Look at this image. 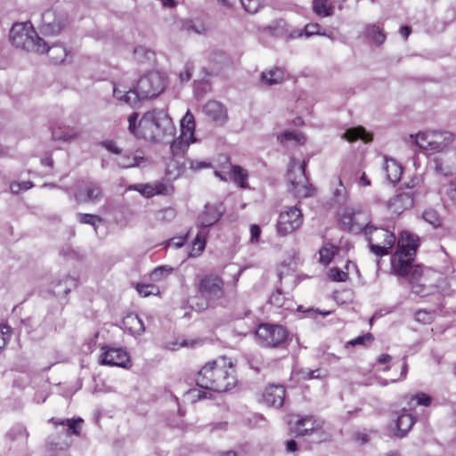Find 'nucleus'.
<instances>
[{"label":"nucleus","instance_id":"6ab92c4d","mask_svg":"<svg viewBox=\"0 0 456 456\" xmlns=\"http://www.w3.org/2000/svg\"><path fill=\"white\" fill-rule=\"evenodd\" d=\"M75 197L78 202H97L102 197V188L97 183L88 182L77 191Z\"/></svg>","mask_w":456,"mask_h":456},{"label":"nucleus","instance_id":"f257e3e1","mask_svg":"<svg viewBox=\"0 0 456 456\" xmlns=\"http://www.w3.org/2000/svg\"><path fill=\"white\" fill-rule=\"evenodd\" d=\"M196 383L199 387L223 393L235 387L237 379L231 359L220 357L208 362L198 372Z\"/></svg>","mask_w":456,"mask_h":456},{"label":"nucleus","instance_id":"473e14b6","mask_svg":"<svg viewBox=\"0 0 456 456\" xmlns=\"http://www.w3.org/2000/svg\"><path fill=\"white\" fill-rule=\"evenodd\" d=\"M413 206V198L407 192L401 193L393 198L390 201V208L395 213H402L404 209Z\"/></svg>","mask_w":456,"mask_h":456},{"label":"nucleus","instance_id":"c85d7f7f","mask_svg":"<svg viewBox=\"0 0 456 456\" xmlns=\"http://www.w3.org/2000/svg\"><path fill=\"white\" fill-rule=\"evenodd\" d=\"M76 286L77 280L75 278L66 276L63 280L53 282V293L58 297H65Z\"/></svg>","mask_w":456,"mask_h":456},{"label":"nucleus","instance_id":"6e6d98bb","mask_svg":"<svg viewBox=\"0 0 456 456\" xmlns=\"http://www.w3.org/2000/svg\"><path fill=\"white\" fill-rule=\"evenodd\" d=\"M351 182L358 183L359 185L364 187L370 185V180L367 177L365 172L362 171L361 169L353 171Z\"/></svg>","mask_w":456,"mask_h":456},{"label":"nucleus","instance_id":"c03bdc74","mask_svg":"<svg viewBox=\"0 0 456 456\" xmlns=\"http://www.w3.org/2000/svg\"><path fill=\"white\" fill-rule=\"evenodd\" d=\"M422 218L428 224H431L434 228L440 227L442 225V219L436 210L433 208H428L424 210Z\"/></svg>","mask_w":456,"mask_h":456},{"label":"nucleus","instance_id":"e2e57ef3","mask_svg":"<svg viewBox=\"0 0 456 456\" xmlns=\"http://www.w3.org/2000/svg\"><path fill=\"white\" fill-rule=\"evenodd\" d=\"M176 216V210L174 208H166L158 214V218L164 222H170Z\"/></svg>","mask_w":456,"mask_h":456},{"label":"nucleus","instance_id":"aec40b11","mask_svg":"<svg viewBox=\"0 0 456 456\" xmlns=\"http://www.w3.org/2000/svg\"><path fill=\"white\" fill-rule=\"evenodd\" d=\"M284 399L285 388L281 385H270L263 394V401L268 406L280 408L283 405Z\"/></svg>","mask_w":456,"mask_h":456},{"label":"nucleus","instance_id":"4468645a","mask_svg":"<svg viewBox=\"0 0 456 456\" xmlns=\"http://www.w3.org/2000/svg\"><path fill=\"white\" fill-rule=\"evenodd\" d=\"M99 362L102 365L126 368L130 359L126 351L121 347L103 346Z\"/></svg>","mask_w":456,"mask_h":456},{"label":"nucleus","instance_id":"58836bf2","mask_svg":"<svg viewBox=\"0 0 456 456\" xmlns=\"http://www.w3.org/2000/svg\"><path fill=\"white\" fill-rule=\"evenodd\" d=\"M52 61L55 64L61 63L65 61L68 51L62 45H53L51 47L46 45V51Z\"/></svg>","mask_w":456,"mask_h":456},{"label":"nucleus","instance_id":"ddd939ff","mask_svg":"<svg viewBox=\"0 0 456 456\" xmlns=\"http://www.w3.org/2000/svg\"><path fill=\"white\" fill-rule=\"evenodd\" d=\"M302 223L303 215L301 210L297 207H290L280 214L276 225L277 232L280 235L286 236L298 229Z\"/></svg>","mask_w":456,"mask_h":456},{"label":"nucleus","instance_id":"b1692460","mask_svg":"<svg viewBox=\"0 0 456 456\" xmlns=\"http://www.w3.org/2000/svg\"><path fill=\"white\" fill-rule=\"evenodd\" d=\"M62 29V23L56 19L53 10H47L42 14V31L46 35H54Z\"/></svg>","mask_w":456,"mask_h":456},{"label":"nucleus","instance_id":"423d86ee","mask_svg":"<svg viewBox=\"0 0 456 456\" xmlns=\"http://www.w3.org/2000/svg\"><path fill=\"white\" fill-rule=\"evenodd\" d=\"M362 233L368 240L370 252L377 256L388 255L396 241L395 233L382 227L365 224Z\"/></svg>","mask_w":456,"mask_h":456},{"label":"nucleus","instance_id":"864d4df0","mask_svg":"<svg viewBox=\"0 0 456 456\" xmlns=\"http://www.w3.org/2000/svg\"><path fill=\"white\" fill-rule=\"evenodd\" d=\"M77 218L81 224H90L94 227L102 221V217L92 214H77Z\"/></svg>","mask_w":456,"mask_h":456},{"label":"nucleus","instance_id":"a878e982","mask_svg":"<svg viewBox=\"0 0 456 456\" xmlns=\"http://www.w3.org/2000/svg\"><path fill=\"white\" fill-rule=\"evenodd\" d=\"M204 113L216 122L224 123L226 112L224 106L216 101H208L203 107Z\"/></svg>","mask_w":456,"mask_h":456},{"label":"nucleus","instance_id":"c756f323","mask_svg":"<svg viewBox=\"0 0 456 456\" xmlns=\"http://www.w3.org/2000/svg\"><path fill=\"white\" fill-rule=\"evenodd\" d=\"M408 410H413L416 406L428 407L432 403V397L426 393L419 392L415 395H406L403 396Z\"/></svg>","mask_w":456,"mask_h":456},{"label":"nucleus","instance_id":"37998d69","mask_svg":"<svg viewBox=\"0 0 456 456\" xmlns=\"http://www.w3.org/2000/svg\"><path fill=\"white\" fill-rule=\"evenodd\" d=\"M173 271L174 268L168 265H159L151 271L150 278L152 281H160L164 278L169 276L173 273Z\"/></svg>","mask_w":456,"mask_h":456},{"label":"nucleus","instance_id":"6e6552de","mask_svg":"<svg viewBox=\"0 0 456 456\" xmlns=\"http://www.w3.org/2000/svg\"><path fill=\"white\" fill-rule=\"evenodd\" d=\"M438 276L437 273L429 268L416 266L410 277L411 292L419 297L433 294L439 287L434 283Z\"/></svg>","mask_w":456,"mask_h":456},{"label":"nucleus","instance_id":"a19ab883","mask_svg":"<svg viewBox=\"0 0 456 456\" xmlns=\"http://www.w3.org/2000/svg\"><path fill=\"white\" fill-rule=\"evenodd\" d=\"M336 253V248L330 243H325L319 250V261L324 265H328L333 259Z\"/></svg>","mask_w":456,"mask_h":456},{"label":"nucleus","instance_id":"3c124183","mask_svg":"<svg viewBox=\"0 0 456 456\" xmlns=\"http://www.w3.org/2000/svg\"><path fill=\"white\" fill-rule=\"evenodd\" d=\"M139 114L137 112H133L128 116V130L131 134H133L136 137H142L141 134V126L139 125Z\"/></svg>","mask_w":456,"mask_h":456},{"label":"nucleus","instance_id":"a18cd8bd","mask_svg":"<svg viewBox=\"0 0 456 456\" xmlns=\"http://www.w3.org/2000/svg\"><path fill=\"white\" fill-rule=\"evenodd\" d=\"M205 247H206L205 236L202 235L200 232H199L192 241L190 256H191V257L199 256L205 249Z\"/></svg>","mask_w":456,"mask_h":456},{"label":"nucleus","instance_id":"49530a36","mask_svg":"<svg viewBox=\"0 0 456 456\" xmlns=\"http://www.w3.org/2000/svg\"><path fill=\"white\" fill-rule=\"evenodd\" d=\"M7 436L13 441H26L28 436V433L23 425L17 424L10 429V431L7 434Z\"/></svg>","mask_w":456,"mask_h":456},{"label":"nucleus","instance_id":"79ce46f5","mask_svg":"<svg viewBox=\"0 0 456 456\" xmlns=\"http://www.w3.org/2000/svg\"><path fill=\"white\" fill-rule=\"evenodd\" d=\"M320 25L318 23H309L305 25V28L302 30H295L290 34L291 38L302 37L305 36L306 37H312L314 35H323L319 31Z\"/></svg>","mask_w":456,"mask_h":456},{"label":"nucleus","instance_id":"052dcab7","mask_svg":"<svg viewBox=\"0 0 456 456\" xmlns=\"http://www.w3.org/2000/svg\"><path fill=\"white\" fill-rule=\"evenodd\" d=\"M434 314L426 310H419L415 313V320L418 322L428 324L433 321Z\"/></svg>","mask_w":456,"mask_h":456},{"label":"nucleus","instance_id":"4d7b16f0","mask_svg":"<svg viewBox=\"0 0 456 456\" xmlns=\"http://www.w3.org/2000/svg\"><path fill=\"white\" fill-rule=\"evenodd\" d=\"M451 155L455 156V160L451 165H448L446 167H444L442 164H436V169L445 175H452L456 172V150L446 153L447 158Z\"/></svg>","mask_w":456,"mask_h":456},{"label":"nucleus","instance_id":"8fccbe9b","mask_svg":"<svg viewBox=\"0 0 456 456\" xmlns=\"http://www.w3.org/2000/svg\"><path fill=\"white\" fill-rule=\"evenodd\" d=\"M441 193L456 207V182L452 181L444 184L441 188Z\"/></svg>","mask_w":456,"mask_h":456},{"label":"nucleus","instance_id":"4c0bfd02","mask_svg":"<svg viewBox=\"0 0 456 456\" xmlns=\"http://www.w3.org/2000/svg\"><path fill=\"white\" fill-rule=\"evenodd\" d=\"M313 10L320 17H330L334 12V5L330 0H313Z\"/></svg>","mask_w":456,"mask_h":456},{"label":"nucleus","instance_id":"603ef678","mask_svg":"<svg viewBox=\"0 0 456 456\" xmlns=\"http://www.w3.org/2000/svg\"><path fill=\"white\" fill-rule=\"evenodd\" d=\"M134 58L140 62H142L145 60H151L154 56V53L152 51L142 45L135 47L134 50Z\"/></svg>","mask_w":456,"mask_h":456},{"label":"nucleus","instance_id":"4be33fe9","mask_svg":"<svg viewBox=\"0 0 456 456\" xmlns=\"http://www.w3.org/2000/svg\"><path fill=\"white\" fill-rule=\"evenodd\" d=\"M409 411L403 408L397 417L395 435L398 437H403L415 423L416 419L411 413H409Z\"/></svg>","mask_w":456,"mask_h":456},{"label":"nucleus","instance_id":"ea45409f","mask_svg":"<svg viewBox=\"0 0 456 456\" xmlns=\"http://www.w3.org/2000/svg\"><path fill=\"white\" fill-rule=\"evenodd\" d=\"M278 140L284 145H288L290 142L295 144H302L305 138L304 134L297 131H284L279 136Z\"/></svg>","mask_w":456,"mask_h":456},{"label":"nucleus","instance_id":"7ed1b4c3","mask_svg":"<svg viewBox=\"0 0 456 456\" xmlns=\"http://www.w3.org/2000/svg\"><path fill=\"white\" fill-rule=\"evenodd\" d=\"M9 37L12 44L17 48L38 53H45L46 51V43L37 36L29 22L12 25Z\"/></svg>","mask_w":456,"mask_h":456},{"label":"nucleus","instance_id":"de8ad7c7","mask_svg":"<svg viewBox=\"0 0 456 456\" xmlns=\"http://www.w3.org/2000/svg\"><path fill=\"white\" fill-rule=\"evenodd\" d=\"M374 340V337L371 333L367 332L357 338L349 340L346 346H369Z\"/></svg>","mask_w":456,"mask_h":456},{"label":"nucleus","instance_id":"bf43d9fd","mask_svg":"<svg viewBox=\"0 0 456 456\" xmlns=\"http://www.w3.org/2000/svg\"><path fill=\"white\" fill-rule=\"evenodd\" d=\"M329 277L333 281H346L348 279L347 273L337 267H332L329 270Z\"/></svg>","mask_w":456,"mask_h":456},{"label":"nucleus","instance_id":"2eb2a0df","mask_svg":"<svg viewBox=\"0 0 456 456\" xmlns=\"http://www.w3.org/2000/svg\"><path fill=\"white\" fill-rule=\"evenodd\" d=\"M130 189L139 191L147 198H151L155 195H170L174 191L173 185L165 181H156L145 184H134L130 186Z\"/></svg>","mask_w":456,"mask_h":456},{"label":"nucleus","instance_id":"a211bd4d","mask_svg":"<svg viewBox=\"0 0 456 456\" xmlns=\"http://www.w3.org/2000/svg\"><path fill=\"white\" fill-rule=\"evenodd\" d=\"M322 427V421L314 418L313 416H305L298 419L291 427L292 432L297 436H307L317 431Z\"/></svg>","mask_w":456,"mask_h":456},{"label":"nucleus","instance_id":"69168bd1","mask_svg":"<svg viewBox=\"0 0 456 456\" xmlns=\"http://www.w3.org/2000/svg\"><path fill=\"white\" fill-rule=\"evenodd\" d=\"M187 163L189 164L190 169L193 171H200L211 167V163L207 160L188 159Z\"/></svg>","mask_w":456,"mask_h":456},{"label":"nucleus","instance_id":"393cba45","mask_svg":"<svg viewBox=\"0 0 456 456\" xmlns=\"http://www.w3.org/2000/svg\"><path fill=\"white\" fill-rule=\"evenodd\" d=\"M115 161L122 168H130L140 167L142 163L146 162V159L138 151L135 152L126 151L122 152Z\"/></svg>","mask_w":456,"mask_h":456},{"label":"nucleus","instance_id":"e433bc0d","mask_svg":"<svg viewBox=\"0 0 456 456\" xmlns=\"http://www.w3.org/2000/svg\"><path fill=\"white\" fill-rule=\"evenodd\" d=\"M79 133L75 128L53 127L52 138L54 141L71 142L77 138Z\"/></svg>","mask_w":456,"mask_h":456},{"label":"nucleus","instance_id":"dca6fc26","mask_svg":"<svg viewBox=\"0 0 456 456\" xmlns=\"http://www.w3.org/2000/svg\"><path fill=\"white\" fill-rule=\"evenodd\" d=\"M222 204H206L203 212L198 217L200 227L208 228L217 223L224 214Z\"/></svg>","mask_w":456,"mask_h":456},{"label":"nucleus","instance_id":"7c9ffc66","mask_svg":"<svg viewBox=\"0 0 456 456\" xmlns=\"http://www.w3.org/2000/svg\"><path fill=\"white\" fill-rule=\"evenodd\" d=\"M113 96L120 102H123L128 105L134 106L137 104V96L134 93V89L130 88L126 90L125 86H114Z\"/></svg>","mask_w":456,"mask_h":456},{"label":"nucleus","instance_id":"774afa93","mask_svg":"<svg viewBox=\"0 0 456 456\" xmlns=\"http://www.w3.org/2000/svg\"><path fill=\"white\" fill-rule=\"evenodd\" d=\"M345 178V175H343V178L339 179V187L337 188L334 191L336 200L338 203L343 202L346 198V189L343 184V179Z\"/></svg>","mask_w":456,"mask_h":456},{"label":"nucleus","instance_id":"c9c22d12","mask_svg":"<svg viewBox=\"0 0 456 456\" xmlns=\"http://www.w3.org/2000/svg\"><path fill=\"white\" fill-rule=\"evenodd\" d=\"M343 138L348 142H354L361 139L364 142H369L372 140V134L367 132L363 127L358 126L347 129L344 133Z\"/></svg>","mask_w":456,"mask_h":456},{"label":"nucleus","instance_id":"f704fd0d","mask_svg":"<svg viewBox=\"0 0 456 456\" xmlns=\"http://www.w3.org/2000/svg\"><path fill=\"white\" fill-rule=\"evenodd\" d=\"M248 171L238 165H232L229 174V179L232 181L239 187L246 189L248 187Z\"/></svg>","mask_w":456,"mask_h":456},{"label":"nucleus","instance_id":"680f3d73","mask_svg":"<svg viewBox=\"0 0 456 456\" xmlns=\"http://www.w3.org/2000/svg\"><path fill=\"white\" fill-rule=\"evenodd\" d=\"M269 301L272 305H273L276 307L283 306L285 302L283 292L280 289H277L270 296Z\"/></svg>","mask_w":456,"mask_h":456},{"label":"nucleus","instance_id":"f3484780","mask_svg":"<svg viewBox=\"0 0 456 456\" xmlns=\"http://www.w3.org/2000/svg\"><path fill=\"white\" fill-rule=\"evenodd\" d=\"M414 257L415 256H410L402 251H396L395 255L391 259L394 272L399 276H404L406 274H410L411 276L412 270L416 267L411 265Z\"/></svg>","mask_w":456,"mask_h":456},{"label":"nucleus","instance_id":"39448f33","mask_svg":"<svg viewBox=\"0 0 456 456\" xmlns=\"http://www.w3.org/2000/svg\"><path fill=\"white\" fill-rule=\"evenodd\" d=\"M305 161L300 162L296 158H290L287 180L291 188L290 191L297 198H307L313 195L314 188L309 183L305 175Z\"/></svg>","mask_w":456,"mask_h":456},{"label":"nucleus","instance_id":"f03ea898","mask_svg":"<svg viewBox=\"0 0 456 456\" xmlns=\"http://www.w3.org/2000/svg\"><path fill=\"white\" fill-rule=\"evenodd\" d=\"M142 138L151 142H161L166 137H172L175 126L169 115L163 110L147 111L139 120Z\"/></svg>","mask_w":456,"mask_h":456},{"label":"nucleus","instance_id":"cd10ccee","mask_svg":"<svg viewBox=\"0 0 456 456\" xmlns=\"http://www.w3.org/2000/svg\"><path fill=\"white\" fill-rule=\"evenodd\" d=\"M340 225L343 230L352 233H362L365 224H360L355 215L345 213L340 217Z\"/></svg>","mask_w":456,"mask_h":456},{"label":"nucleus","instance_id":"13d9d810","mask_svg":"<svg viewBox=\"0 0 456 456\" xmlns=\"http://www.w3.org/2000/svg\"><path fill=\"white\" fill-rule=\"evenodd\" d=\"M286 26L287 24L283 20H279L269 25L268 28L273 33V35L279 37L286 32Z\"/></svg>","mask_w":456,"mask_h":456},{"label":"nucleus","instance_id":"72a5a7b5","mask_svg":"<svg viewBox=\"0 0 456 456\" xmlns=\"http://www.w3.org/2000/svg\"><path fill=\"white\" fill-rule=\"evenodd\" d=\"M384 170L387 174V180L391 183L395 184L400 181L403 168L395 159H387L384 165Z\"/></svg>","mask_w":456,"mask_h":456},{"label":"nucleus","instance_id":"5fc2aeb1","mask_svg":"<svg viewBox=\"0 0 456 456\" xmlns=\"http://www.w3.org/2000/svg\"><path fill=\"white\" fill-rule=\"evenodd\" d=\"M136 290L142 297L157 295L159 292V289L157 286H155L153 284H142V283L137 284Z\"/></svg>","mask_w":456,"mask_h":456},{"label":"nucleus","instance_id":"412c9836","mask_svg":"<svg viewBox=\"0 0 456 456\" xmlns=\"http://www.w3.org/2000/svg\"><path fill=\"white\" fill-rule=\"evenodd\" d=\"M419 248V240L409 232H402L398 238L397 250L403 253L415 256Z\"/></svg>","mask_w":456,"mask_h":456},{"label":"nucleus","instance_id":"338daca9","mask_svg":"<svg viewBox=\"0 0 456 456\" xmlns=\"http://www.w3.org/2000/svg\"><path fill=\"white\" fill-rule=\"evenodd\" d=\"M240 2L249 13H256L260 8V0H240Z\"/></svg>","mask_w":456,"mask_h":456},{"label":"nucleus","instance_id":"bb28decb","mask_svg":"<svg viewBox=\"0 0 456 456\" xmlns=\"http://www.w3.org/2000/svg\"><path fill=\"white\" fill-rule=\"evenodd\" d=\"M286 76L287 73L284 69L275 67L263 71L261 75V81L267 86H274L283 82Z\"/></svg>","mask_w":456,"mask_h":456},{"label":"nucleus","instance_id":"5701e85b","mask_svg":"<svg viewBox=\"0 0 456 456\" xmlns=\"http://www.w3.org/2000/svg\"><path fill=\"white\" fill-rule=\"evenodd\" d=\"M122 325L124 330L134 337L141 336L145 330L142 320L134 313H130L123 318Z\"/></svg>","mask_w":456,"mask_h":456},{"label":"nucleus","instance_id":"1a4fd4ad","mask_svg":"<svg viewBox=\"0 0 456 456\" xmlns=\"http://www.w3.org/2000/svg\"><path fill=\"white\" fill-rule=\"evenodd\" d=\"M165 88V79L160 73L152 71L141 77L134 86L137 102L149 100L159 95Z\"/></svg>","mask_w":456,"mask_h":456},{"label":"nucleus","instance_id":"f8f14e48","mask_svg":"<svg viewBox=\"0 0 456 456\" xmlns=\"http://www.w3.org/2000/svg\"><path fill=\"white\" fill-rule=\"evenodd\" d=\"M50 421L53 423L56 427L61 426L63 428L67 427V429L64 433H61L58 436H53L48 438L46 446L50 451H63L66 450L69 446V442L67 441V438L70 435H79L80 428L77 426L78 423H82L83 419L78 418L77 419H64V420H56L55 419H51Z\"/></svg>","mask_w":456,"mask_h":456},{"label":"nucleus","instance_id":"0eeeda50","mask_svg":"<svg viewBox=\"0 0 456 456\" xmlns=\"http://www.w3.org/2000/svg\"><path fill=\"white\" fill-rule=\"evenodd\" d=\"M197 290L205 301L202 309L215 306L224 297V281L216 273L203 275L199 281Z\"/></svg>","mask_w":456,"mask_h":456},{"label":"nucleus","instance_id":"09e8293b","mask_svg":"<svg viewBox=\"0 0 456 456\" xmlns=\"http://www.w3.org/2000/svg\"><path fill=\"white\" fill-rule=\"evenodd\" d=\"M182 28L195 34H203L206 31V27L201 21L192 20H183Z\"/></svg>","mask_w":456,"mask_h":456},{"label":"nucleus","instance_id":"2f4dec72","mask_svg":"<svg viewBox=\"0 0 456 456\" xmlns=\"http://www.w3.org/2000/svg\"><path fill=\"white\" fill-rule=\"evenodd\" d=\"M362 34L366 39L373 42L376 45H381L386 40L383 28L376 24L366 25Z\"/></svg>","mask_w":456,"mask_h":456},{"label":"nucleus","instance_id":"0e129e2a","mask_svg":"<svg viewBox=\"0 0 456 456\" xmlns=\"http://www.w3.org/2000/svg\"><path fill=\"white\" fill-rule=\"evenodd\" d=\"M32 187H33V183L29 181L21 182V183L13 182L10 184V190L14 194H18L20 191H27Z\"/></svg>","mask_w":456,"mask_h":456},{"label":"nucleus","instance_id":"20e7f679","mask_svg":"<svg viewBox=\"0 0 456 456\" xmlns=\"http://www.w3.org/2000/svg\"><path fill=\"white\" fill-rule=\"evenodd\" d=\"M411 138H414L415 144L424 154L432 155L444 151L452 142L453 134L448 131L434 130L411 134Z\"/></svg>","mask_w":456,"mask_h":456},{"label":"nucleus","instance_id":"9d476101","mask_svg":"<svg viewBox=\"0 0 456 456\" xmlns=\"http://www.w3.org/2000/svg\"><path fill=\"white\" fill-rule=\"evenodd\" d=\"M195 119L190 110H187L181 120V134L178 138L173 140L170 144V151L173 156L183 155L190 144L196 141L195 135Z\"/></svg>","mask_w":456,"mask_h":456},{"label":"nucleus","instance_id":"9b49d317","mask_svg":"<svg viewBox=\"0 0 456 456\" xmlns=\"http://www.w3.org/2000/svg\"><path fill=\"white\" fill-rule=\"evenodd\" d=\"M255 335L262 346L278 347L285 343L288 332L281 325L264 323L258 326Z\"/></svg>","mask_w":456,"mask_h":456}]
</instances>
